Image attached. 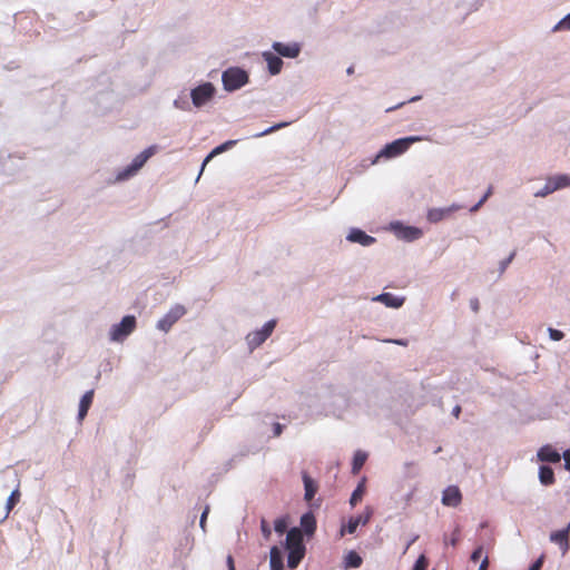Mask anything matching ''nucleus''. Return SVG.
<instances>
[{"mask_svg": "<svg viewBox=\"0 0 570 570\" xmlns=\"http://www.w3.org/2000/svg\"><path fill=\"white\" fill-rule=\"evenodd\" d=\"M222 80L227 91H234L248 82V75L240 68L232 67L223 72Z\"/></svg>", "mask_w": 570, "mask_h": 570, "instance_id": "obj_1", "label": "nucleus"}, {"mask_svg": "<svg viewBox=\"0 0 570 570\" xmlns=\"http://www.w3.org/2000/svg\"><path fill=\"white\" fill-rule=\"evenodd\" d=\"M420 139H421L420 137H406V138L396 139V140L392 141L391 144H387L380 151L377 157H385V158L397 157V156L402 155L403 153H405L413 142L419 141Z\"/></svg>", "mask_w": 570, "mask_h": 570, "instance_id": "obj_2", "label": "nucleus"}, {"mask_svg": "<svg viewBox=\"0 0 570 570\" xmlns=\"http://www.w3.org/2000/svg\"><path fill=\"white\" fill-rule=\"evenodd\" d=\"M136 328V318L132 315L125 316L119 324L112 326L110 340L115 342L124 341Z\"/></svg>", "mask_w": 570, "mask_h": 570, "instance_id": "obj_3", "label": "nucleus"}, {"mask_svg": "<svg viewBox=\"0 0 570 570\" xmlns=\"http://www.w3.org/2000/svg\"><path fill=\"white\" fill-rule=\"evenodd\" d=\"M276 326V321L272 320L265 323V325L257 331L249 333L246 336L247 344L250 350L257 348L261 346L273 333Z\"/></svg>", "mask_w": 570, "mask_h": 570, "instance_id": "obj_4", "label": "nucleus"}, {"mask_svg": "<svg viewBox=\"0 0 570 570\" xmlns=\"http://www.w3.org/2000/svg\"><path fill=\"white\" fill-rule=\"evenodd\" d=\"M155 151L156 147L154 146L146 148L144 151H141L134 158L132 163L122 173H119L117 178L119 180H122L136 174L145 165V163L155 154Z\"/></svg>", "mask_w": 570, "mask_h": 570, "instance_id": "obj_5", "label": "nucleus"}, {"mask_svg": "<svg viewBox=\"0 0 570 570\" xmlns=\"http://www.w3.org/2000/svg\"><path fill=\"white\" fill-rule=\"evenodd\" d=\"M215 94V87L210 82H205L191 90L190 97L196 107H202L208 102Z\"/></svg>", "mask_w": 570, "mask_h": 570, "instance_id": "obj_6", "label": "nucleus"}, {"mask_svg": "<svg viewBox=\"0 0 570 570\" xmlns=\"http://www.w3.org/2000/svg\"><path fill=\"white\" fill-rule=\"evenodd\" d=\"M186 314V308L183 305H175L169 312L158 321L157 328L163 332H168L171 326Z\"/></svg>", "mask_w": 570, "mask_h": 570, "instance_id": "obj_7", "label": "nucleus"}, {"mask_svg": "<svg viewBox=\"0 0 570 570\" xmlns=\"http://www.w3.org/2000/svg\"><path fill=\"white\" fill-rule=\"evenodd\" d=\"M551 542L558 544L564 556L570 549V521L567 528L554 531L550 534Z\"/></svg>", "mask_w": 570, "mask_h": 570, "instance_id": "obj_8", "label": "nucleus"}, {"mask_svg": "<svg viewBox=\"0 0 570 570\" xmlns=\"http://www.w3.org/2000/svg\"><path fill=\"white\" fill-rule=\"evenodd\" d=\"M286 550H305L303 533L298 528H292L286 535Z\"/></svg>", "mask_w": 570, "mask_h": 570, "instance_id": "obj_9", "label": "nucleus"}, {"mask_svg": "<svg viewBox=\"0 0 570 570\" xmlns=\"http://www.w3.org/2000/svg\"><path fill=\"white\" fill-rule=\"evenodd\" d=\"M462 502V493L456 485H449L442 493V503L455 508Z\"/></svg>", "mask_w": 570, "mask_h": 570, "instance_id": "obj_10", "label": "nucleus"}, {"mask_svg": "<svg viewBox=\"0 0 570 570\" xmlns=\"http://www.w3.org/2000/svg\"><path fill=\"white\" fill-rule=\"evenodd\" d=\"M273 49L283 57L296 58L299 55L301 48L297 43H283L274 42Z\"/></svg>", "mask_w": 570, "mask_h": 570, "instance_id": "obj_11", "label": "nucleus"}, {"mask_svg": "<svg viewBox=\"0 0 570 570\" xmlns=\"http://www.w3.org/2000/svg\"><path fill=\"white\" fill-rule=\"evenodd\" d=\"M537 456L541 462L557 463L561 460L560 453L550 444L540 448Z\"/></svg>", "mask_w": 570, "mask_h": 570, "instance_id": "obj_12", "label": "nucleus"}, {"mask_svg": "<svg viewBox=\"0 0 570 570\" xmlns=\"http://www.w3.org/2000/svg\"><path fill=\"white\" fill-rule=\"evenodd\" d=\"M347 239L353 243H358L363 246L372 245L375 242V238L365 234L361 229H352L347 236Z\"/></svg>", "mask_w": 570, "mask_h": 570, "instance_id": "obj_13", "label": "nucleus"}, {"mask_svg": "<svg viewBox=\"0 0 570 570\" xmlns=\"http://www.w3.org/2000/svg\"><path fill=\"white\" fill-rule=\"evenodd\" d=\"M263 57L267 62L268 71L271 72V75H277L281 72L283 67V60L278 56L272 52H264Z\"/></svg>", "mask_w": 570, "mask_h": 570, "instance_id": "obj_14", "label": "nucleus"}, {"mask_svg": "<svg viewBox=\"0 0 570 570\" xmlns=\"http://www.w3.org/2000/svg\"><path fill=\"white\" fill-rule=\"evenodd\" d=\"M302 476H303L304 489H305L304 499L307 502H309L315 497V494L318 490V484L307 474V472H303Z\"/></svg>", "mask_w": 570, "mask_h": 570, "instance_id": "obj_15", "label": "nucleus"}, {"mask_svg": "<svg viewBox=\"0 0 570 570\" xmlns=\"http://www.w3.org/2000/svg\"><path fill=\"white\" fill-rule=\"evenodd\" d=\"M94 400V390L87 391L79 403L78 419L82 421L87 415Z\"/></svg>", "mask_w": 570, "mask_h": 570, "instance_id": "obj_16", "label": "nucleus"}, {"mask_svg": "<svg viewBox=\"0 0 570 570\" xmlns=\"http://www.w3.org/2000/svg\"><path fill=\"white\" fill-rule=\"evenodd\" d=\"M375 301L383 303L387 307H401L404 303V298L397 297L391 293H383L375 297Z\"/></svg>", "mask_w": 570, "mask_h": 570, "instance_id": "obj_17", "label": "nucleus"}, {"mask_svg": "<svg viewBox=\"0 0 570 570\" xmlns=\"http://www.w3.org/2000/svg\"><path fill=\"white\" fill-rule=\"evenodd\" d=\"M271 570H284L282 551L277 546H273L269 551Z\"/></svg>", "mask_w": 570, "mask_h": 570, "instance_id": "obj_18", "label": "nucleus"}, {"mask_svg": "<svg viewBox=\"0 0 570 570\" xmlns=\"http://www.w3.org/2000/svg\"><path fill=\"white\" fill-rule=\"evenodd\" d=\"M423 235L422 230L417 227H401L399 229V236L405 240L412 242L419 239Z\"/></svg>", "mask_w": 570, "mask_h": 570, "instance_id": "obj_19", "label": "nucleus"}, {"mask_svg": "<svg viewBox=\"0 0 570 570\" xmlns=\"http://www.w3.org/2000/svg\"><path fill=\"white\" fill-rule=\"evenodd\" d=\"M301 527L306 534H313L316 530V519L313 513L308 512L302 515Z\"/></svg>", "mask_w": 570, "mask_h": 570, "instance_id": "obj_20", "label": "nucleus"}, {"mask_svg": "<svg viewBox=\"0 0 570 570\" xmlns=\"http://www.w3.org/2000/svg\"><path fill=\"white\" fill-rule=\"evenodd\" d=\"M539 480L543 485H552L556 481L553 470L548 465H541L539 469Z\"/></svg>", "mask_w": 570, "mask_h": 570, "instance_id": "obj_21", "label": "nucleus"}, {"mask_svg": "<svg viewBox=\"0 0 570 570\" xmlns=\"http://www.w3.org/2000/svg\"><path fill=\"white\" fill-rule=\"evenodd\" d=\"M451 208H432L428 212V220L430 223H438L449 216Z\"/></svg>", "mask_w": 570, "mask_h": 570, "instance_id": "obj_22", "label": "nucleus"}, {"mask_svg": "<svg viewBox=\"0 0 570 570\" xmlns=\"http://www.w3.org/2000/svg\"><path fill=\"white\" fill-rule=\"evenodd\" d=\"M287 566L291 569L297 568L305 556V550H287Z\"/></svg>", "mask_w": 570, "mask_h": 570, "instance_id": "obj_23", "label": "nucleus"}, {"mask_svg": "<svg viewBox=\"0 0 570 570\" xmlns=\"http://www.w3.org/2000/svg\"><path fill=\"white\" fill-rule=\"evenodd\" d=\"M367 460V454L363 451H356L352 463V473L357 474Z\"/></svg>", "mask_w": 570, "mask_h": 570, "instance_id": "obj_24", "label": "nucleus"}, {"mask_svg": "<svg viewBox=\"0 0 570 570\" xmlns=\"http://www.w3.org/2000/svg\"><path fill=\"white\" fill-rule=\"evenodd\" d=\"M552 184V189L558 190L570 186V176L557 175L548 179Z\"/></svg>", "mask_w": 570, "mask_h": 570, "instance_id": "obj_25", "label": "nucleus"}, {"mask_svg": "<svg viewBox=\"0 0 570 570\" xmlns=\"http://www.w3.org/2000/svg\"><path fill=\"white\" fill-rule=\"evenodd\" d=\"M236 141L234 140H228L224 144H222L220 146L214 148L212 150V153L205 158L204 163H203V168L206 166V164L216 155L227 150L229 147H232L233 145H235Z\"/></svg>", "mask_w": 570, "mask_h": 570, "instance_id": "obj_26", "label": "nucleus"}, {"mask_svg": "<svg viewBox=\"0 0 570 570\" xmlns=\"http://www.w3.org/2000/svg\"><path fill=\"white\" fill-rule=\"evenodd\" d=\"M360 525V521H357L354 517L351 518L346 525L341 528V537L345 535V533L353 534L355 533L357 527Z\"/></svg>", "mask_w": 570, "mask_h": 570, "instance_id": "obj_27", "label": "nucleus"}, {"mask_svg": "<svg viewBox=\"0 0 570 570\" xmlns=\"http://www.w3.org/2000/svg\"><path fill=\"white\" fill-rule=\"evenodd\" d=\"M362 564V558L355 552L351 551L346 556V566L351 568H358Z\"/></svg>", "mask_w": 570, "mask_h": 570, "instance_id": "obj_28", "label": "nucleus"}, {"mask_svg": "<svg viewBox=\"0 0 570 570\" xmlns=\"http://www.w3.org/2000/svg\"><path fill=\"white\" fill-rule=\"evenodd\" d=\"M364 494V485L358 484L357 488L353 491L350 503L352 507H355L363 498Z\"/></svg>", "mask_w": 570, "mask_h": 570, "instance_id": "obj_29", "label": "nucleus"}, {"mask_svg": "<svg viewBox=\"0 0 570 570\" xmlns=\"http://www.w3.org/2000/svg\"><path fill=\"white\" fill-rule=\"evenodd\" d=\"M19 499H20V492H19L18 489H16L14 491H12V493L10 494V497L8 498V501H7V511H8V513L19 502Z\"/></svg>", "mask_w": 570, "mask_h": 570, "instance_id": "obj_30", "label": "nucleus"}, {"mask_svg": "<svg viewBox=\"0 0 570 570\" xmlns=\"http://www.w3.org/2000/svg\"><path fill=\"white\" fill-rule=\"evenodd\" d=\"M287 525L288 522L286 518H278L274 522V529L278 534L285 533L287 530Z\"/></svg>", "mask_w": 570, "mask_h": 570, "instance_id": "obj_31", "label": "nucleus"}, {"mask_svg": "<svg viewBox=\"0 0 570 570\" xmlns=\"http://www.w3.org/2000/svg\"><path fill=\"white\" fill-rule=\"evenodd\" d=\"M373 510L370 507H366L364 512L357 517H354L357 521H360V524H367L372 518Z\"/></svg>", "mask_w": 570, "mask_h": 570, "instance_id": "obj_32", "label": "nucleus"}, {"mask_svg": "<svg viewBox=\"0 0 570 570\" xmlns=\"http://www.w3.org/2000/svg\"><path fill=\"white\" fill-rule=\"evenodd\" d=\"M553 191H556V190L552 189V184L549 180H547L544 187L541 190L537 191L535 196L537 197H546Z\"/></svg>", "mask_w": 570, "mask_h": 570, "instance_id": "obj_33", "label": "nucleus"}, {"mask_svg": "<svg viewBox=\"0 0 570 570\" xmlns=\"http://www.w3.org/2000/svg\"><path fill=\"white\" fill-rule=\"evenodd\" d=\"M460 539H461V532H460V530L456 528V529L453 531V533L451 534V538H450L449 540H448V539H445V543H446V544H451L452 547H455V546L459 543Z\"/></svg>", "mask_w": 570, "mask_h": 570, "instance_id": "obj_34", "label": "nucleus"}, {"mask_svg": "<svg viewBox=\"0 0 570 570\" xmlns=\"http://www.w3.org/2000/svg\"><path fill=\"white\" fill-rule=\"evenodd\" d=\"M554 30H570V13L554 27Z\"/></svg>", "mask_w": 570, "mask_h": 570, "instance_id": "obj_35", "label": "nucleus"}, {"mask_svg": "<svg viewBox=\"0 0 570 570\" xmlns=\"http://www.w3.org/2000/svg\"><path fill=\"white\" fill-rule=\"evenodd\" d=\"M426 567H428V560L422 554L417 558L415 564H414V568L413 570H426Z\"/></svg>", "mask_w": 570, "mask_h": 570, "instance_id": "obj_36", "label": "nucleus"}, {"mask_svg": "<svg viewBox=\"0 0 570 570\" xmlns=\"http://www.w3.org/2000/svg\"><path fill=\"white\" fill-rule=\"evenodd\" d=\"M549 335L553 341H561L564 337L563 332L556 328H549Z\"/></svg>", "mask_w": 570, "mask_h": 570, "instance_id": "obj_37", "label": "nucleus"}, {"mask_svg": "<svg viewBox=\"0 0 570 570\" xmlns=\"http://www.w3.org/2000/svg\"><path fill=\"white\" fill-rule=\"evenodd\" d=\"M483 553H484V551H483V547H481V546H480V547H478V548L472 552V554H471V558H470V559H471V561L476 562L478 560H480V559L483 557Z\"/></svg>", "mask_w": 570, "mask_h": 570, "instance_id": "obj_38", "label": "nucleus"}, {"mask_svg": "<svg viewBox=\"0 0 570 570\" xmlns=\"http://www.w3.org/2000/svg\"><path fill=\"white\" fill-rule=\"evenodd\" d=\"M261 530H262L263 535L266 539H268L271 537V534H272L271 528H269L268 523L266 522V520H264V519L261 522Z\"/></svg>", "mask_w": 570, "mask_h": 570, "instance_id": "obj_39", "label": "nucleus"}, {"mask_svg": "<svg viewBox=\"0 0 570 570\" xmlns=\"http://www.w3.org/2000/svg\"><path fill=\"white\" fill-rule=\"evenodd\" d=\"M287 125H288L287 122L277 124V125L272 126L268 129L264 130L263 132L258 134L257 136L268 135V134H271V132H273V131H275L277 129H281V128H283V127L287 126Z\"/></svg>", "mask_w": 570, "mask_h": 570, "instance_id": "obj_40", "label": "nucleus"}, {"mask_svg": "<svg viewBox=\"0 0 570 570\" xmlns=\"http://www.w3.org/2000/svg\"><path fill=\"white\" fill-rule=\"evenodd\" d=\"M492 194V187H489L485 195L480 199V202L472 208V212L478 210L479 207L487 200V198Z\"/></svg>", "mask_w": 570, "mask_h": 570, "instance_id": "obj_41", "label": "nucleus"}, {"mask_svg": "<svg viewBox=\"0 0 570 570\" xmlns=\"http://www.w3.org/2000/svg\"><path fill=\"white\" fill-rule=\"evenodd\" d=\"M562 458L564 460L566 470L570 471V450H566L562 454Z\"/></svg>", "mask_w": 570, "mask_h": 570, "instance_id": "obj_42", "label": "nucleus"}, {"mask_svg": "<svg viewBox=\"0 0 570 570\" xmlns=\"http://www.w3.org/2000/svg\"><path fill=\"white\" fill-rule=\"evenodd\" d=\"M208 512H209V508L206 507V509L204 510V512L202 513V517H200L199 524L203 530H205V524H206V519H207Z\"/></svg>", "mask_w": 570, "mask_h": 570, "instance_id": "obj_43", "label": "nucleus"}, {"mask_svg": "<svg viewBox=\"0 0 570 570\" xmlns=\"http://www.w3.org/2000/svg\"><path fill=\"white\" fill-rule=\"evenodd\" d=\"M470 306L472 308L473 312H479V308H480V303H479V299L478 298H472L470 301Z\"/></svg>", "mask_w": 570, "mask_h": 570, "instance_id": "obj_44", "label": "nucleus"}, {"mask_svg": "<svg viewBox=\"0 0 570 570\" xmlns=\"http://www.w3.org/2000/svg\"><path fill=\"white\" fill-rule=\"evenodd\" d=\"M488 567H489V558H488V556H484V558L479 567V570H488Z\"/></svg>", "mask_w": 570, "mask_h": 570, "instance_id": "obj_45", "label": "nucleus"}, {"mask_svg": "<svg viewBox=\"0 0 570 570\" xmlns=\"http://www.w3.org/2000/svg\"><path fill=\"white\" fill-rule=\"evenodd\" d=\"M283 426L279 423L274 424V435L279 436L282 434Z\"/></svg>", "mask_w": 570, "mask_h": 570, "instance_id": "obj_46", "label": "nucleus"}, {"mask_svg": "<svg viewBox=\"0 0 570 570\" xmlns=\"http://www.w3.org/2000/svg\"><path fill=\"white\" fill-rule=\"evenodd\" d=\"M541 566H542V560H541V559H539V560H537V561H535V562L530 567V569H529V570H539V569L541 568Z\"/></svg>", "mask_w": 570, "mask_h": 570, "instance_id": "obj_47", "label": "nucleus"}, {"mask_svg": "<svg viewBox=\"0 0 570 570\" xmlns=\"http://www.w3.org/2000/svg\"><path fill=\"white\" fill-rule=\"evenodd\" d=\"M227 564H228V569H229V570H236V569H235V564H234V559H233V557H232V556H228V557H227Z\"/></svg>", "mask_w": 570, "mask_h": 570, "instance_id": "obj_48", "label": "nucleus"}, {"mask_svg": "<svg viewBox=\"0 0 570 570\" xmlns=\"http://www.w3.org/2000/svg\"><path fill=\"white\" fill-rule=\"evenodd\" d=\"M389 342H391V340ZM392 343H395V344L402 345V346L407 345V342L405 340H393Z\"/></svg>", "mask_w": 570, "mask_h": 570, "instance_id": "obj_49", "label": "nucleus"}, {"mask_svg": "<svg viewBox=\"0 0 570 570\" xmlns=\"http://www.w3.org/2000/svg\"><path fill=\"white\" fill-rule=\"evenodd\" d=\"M460 413H461V406H460V405H456V406L453 409V415H454L455 417H459Z\"/></svg>", "mask_w": 570, "mask_h": 570, "instance_id": "obj_50", "label": "nucleus"}, {"mask_svg": "<svg viewBox=\"0 0 570 570\" xmlns=\"http://www.w3.org/2000/svg\"><path fill=\"white\" fill-rule=\"evenodd\" d=\"M513 257H514V253H512V254L508 257V259L503 263V268H505V267H507V265H508V264L513 259Z\"/></svg>", "mask_w": 570, "mask_h": 570, "instance_id": "obj_51", "label": "nucleus"}, {"mask_svg": "<svg viewBox=\"0 0 570 570\" xmlns=\"http://www.w3.org/2000/svg\"><path fill=\"white\" fill-rule=\"evenodd\" d=\"M417 539V537H414L407 544H406V548H405V551L410 548V546L415 542V540Z\"/></svg>", "mask_w": 570, "mask_h": 570, "instance_id": "obj_52", "label": "nucleus"}, {"mask_svg": "<svg viewBox=\"0 0 570 570\" xmlns=\"http://www.w3.org/2000/svg\"><path fill=\"white\" fill-rule=\"evenodd\" d=\"M353 71H354V70H353V67H350V68L347 69V73H350V75H351V73H353Z\"/></svg>", "mask_w": 570, "mask_h": 570, "instance_id": "obj_53", "label": "nucleus"}]
</instances>
